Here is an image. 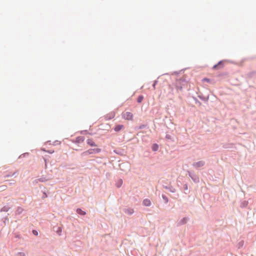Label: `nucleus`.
Segmentation results:
<instances>
[{
  "label": "nucleus",
  "mask_w": 256,
  "mask_h": 256,
  "mask_svg": "<svg viewBox=\"0 0 256 256\" xmlns=\"http://www.w3.org/2000/svg\"><path fill=\"white\" fill-rule=\"evenodd\" d=\"M188 176L192 178V180L195 183H198L200 182V178L194 172L192 171H188Z\"/></svg>",
  "instance_id": "nucleus-1"
},
{
  "label": "nucleus",
  "mask_w": 256,
  "mask_h": 256,
  "mask_svg": "<svg viewBox=\"0 0 256 256\" xmlns=\"http://www.w3.org/2000/svg\"><path fill=\"white\" fill-rule=\"evenodd\" d=\"M226 60H220L217 64H214L212 69L214 70L220 69L224 67Z\"/></svg>",
  "instance_id": "nucleus-2"
},
{
  "label": "nucleus",
  "mask_w": 256,
  "mask_h": 256,
  "mask_svg": "<svg viewBox=\"0 0 256 256\" xmlns=\"http://www.w3.org/2000/svg\"><path fill=\"white\" fill-rule=\"evenodd\" d=\"M62 225H56L52 228L54 232H56L58 236L62 235Z\"/></svg>",
  "instance_id": "nucleus-3"
},
{
  "label": "nucleus",
  "mask_w": 256,
  "mask_h": 256,
  "mask_svg": "<svg viewBox=\"0 0 256 256\" xmlns=\"http://www.w3.org/2000/svg\"><path fill=\"white\" fill-rule=\"evenodd\" d=\"M122 118L126 120H132L133 118V114L130 112H126L122 114Z\"/></svg>",
  "instance_id": "nucleus-4"
},
{
  "label": "nucleus",
  "mask_w": 256,
  "mask_h": 256,
  "mask_svg": "<svg viewBox=\"0 0 256 256\" xmlns=\"http://www.w3.org/2000/svg\"><path fill=\"white\" fill-rule=\"evenodd\" d=\"M205 164V162L203 160H200L194 162L192 164V166L196 168H198L203 166Z\"/></svg>",
  "instance_id": "nucleus-5"
},
{
  "label": "nucleus",
  "mask_w": 256,
  "mask_h": 256,
  "mask_svg": "<svg viewBox=\"0 0 256 256\" xmlns=\"http://www.w3.org/2000/svg\"><path fill=\"white\" fill-rule=\"evenodd\" d=\"M190 220V218L188 216L184 217L182 218L180 220H179L178 222L177 226H180L182 225L185 224H186L187 223V222H188V220Z\"/></svg>",
  "instance_id": "nucleus-6"
},
{
  "label": "nucleus",
  "mask_w": 256,
  "mask_h": 256,
  "mask_svg": "<svg viewBox=\"0 0 256 256\" xmlns=\"http://www.w3.org/2000/svg\"><path fill=\"white\" fill-rule=\"evenodd\" d=\"M198 97L205 103L207 102L209 99V95L206 96H204V94L202 93L198 94Z\"/></svg>",
  "instance_id": "nucleus-7"
},
{
  "label": "nucleus",
  "mask_w": 256,
  "mask_h": 256,
  "mask_svg": "<svg viewBox=\"0 0 256 256\" xmlns=\"http://www.w3.org/2000/svg\"><path fill=\"white\" fill-rule=\"evenodd\" d=\"M162 187L166 189V190H168L169 192H176V190L173 188L172 186L171 185H164L163 184L162 185Z\"/></svg>",
  "instance_id": "nucleus-8"
},
{
  "label": "nucleus",
  "mask_w": 256,
  "mask_h": 256,
  "mask_svg": "<svg viewBox=\"0 0 256 256\" xmlns=\"http://www.w3.org/2000/svg\"><path fill=\"white\" fill-rule=\"evenodd\" d=\"M115 112H112L110 113L107 114L104 116V118L106 120H109L112 119L115 116Z\"/></svg>",
  "instance_id": "nucleus-9"
},
{
  "label": "nucleus",
  "mask_w": 256,
  "mask_h": 256,
  "mask_svg": "<svg viewBox=\"0 0 256 256\" xmlns=\"http://www.w3.org/2000/svg\"><path fill=\"white\" fill-rule=\"evenodd\" d=\"M90 154H96L101 152L102 149L100 148H94L89 149Z\"/></svg>",
  "instance_id": "nucleus-10"
},
{
  "label": "nucleus",
  "mask_w": 256,
  "mask_h": 256,
  "mask_svg": "<svg viewBox=\"0 0 256 256\" xmlns=\"http://www.w3.org/2000/svg\"><path fill=\"white\" fill-rule=\"evenodd\" d=\"M124 128V126L123 124H118L115 126L114 128V130L116 132H120Z\"/></svg>",
  "instance_id": "nucleus-11"
},
{
  "label": "nucleus",
  "mask_w": 256,
  "mask_h": 256,
  "mask_svg": "<svg viewBox=\"0 0 256 256\" xmlns=\"http://www.w3.org/2000/svg\"><path fill=\"white\" fill-rule=\"evenodd\" d=\"M85 140V138L84 136H78L76 138L75 142L76 144H81L82 142Z\"/></svg>",
  "instance_id": "nucleus-12"
},
{
  "label": "nucleus",
  "mask_w": 256,
  "mask_h": 256,
  "mask_svg": "<svg viewBox=\"0 0 256 256\" xmlns=\"http://www.w3.org/2000/svg\"><path fill=\"white\" fill-rule=\"evenodd\" d=\"M86 144L91 147L96 146L97 144L93 140L92 138H88L86 141Z\"/></svg>",
  "instance_id": "nucleus-13"
},
{
  "label": "nucleus",
  "mask_w": 256,
  "mask_h": 256,
  "mask_svg": "<svg viewBox=\"0 0 256 256\" xmlns=\"http://www.w3.org/2000/svg\"><path fill=\"white\" fill-rule=\"evenodd\" d=\"M123 210L125 214H128L129 216L132 215L134 212V210L130 208H124Z\"/></svg>",
  "instance_id": "nucleus-14"
},
{
  "label": "nucleus",
  "mask_w": 256,
  "mask_h": 256,
  "mask_svg": "<svg viewBox=\"0 0 256 256\" xmlns=\"http://www.w3.org/2000/svg\"><path fill=\"white\" fill-rule=\"evenodd\" d=\"M152 202L148 198H144L142 200V205L145 206H150Z\"/></svg>",
  "instance_id": "nucleus-15"
},
{
  "label": "nucleus",
  "mask_w": 256,
  "mask_h": 256,
  "mask_svg": "<svg viewBox=\"0 0 256 256\" xmlns=\"http://www.w3.org/2000/svg\"><path fill=\"white\" fill-rule=\"evenodd\" d=\"M76 214L80 216H84L86 214V212L83 210L81 208H77L76 209Z\"/></svg>",
  "instance_id": "nucleus-16"
},
{
  "label": "nucleus",
  "mask_w": 256,
  "mask_h": 256,
  "mask_svg": "<svg viewBox=\"0 0 256 256\" xmlns=\"http://www.w3.org/2000/svg\"><path fill=\"white\" fill-rule=\"evenodd\" d=\"M124 149L121 148L116 149L114 150V152L115 154L121 156L124 155Z\"/></svg>",
  "instance_id": "nucleus-17"
},
{
  "label": "nucleus",
  "mask_w": 256,
  "mask_h": 256,
  "mask_svg": "<svg viewBox=\"0 0 256 256\" xmlns=\"http://www.w3.org/2000/svg\"><path fill=\"white\" fill-rule=\"evenodd\" d=\"M151 148L153 152H156L158 150L159 145L156 143H154L152 144Z\"/></svg>",
  "instance_id": "nucleus-18"
},
{
  "label": "nucleus",
  "mask_w": 256,
  "mask_h": 256,
  "mask_svg": "<svg viewBox=\"0 0 256 256\" xmlns=\"http://www.w3.org/2000/svg\"><path fill=\"white\" fill-rule=\"evenodd\" d=\"M256 74V71H252L246 74V78L251 79Z\"/></svg>",
  "instance_id": "nucleus-19"
},
{
  "label": "nucleus",
  "mask_w": 256,
  "mask_h": 256,
  "mask_svg": "<svg viewBox=\"0 0 256 256\" xmlns=\"http://www.w3.org/2000/svg\"><path fill=\"white\" fill-rule=\"evenodd\" d=\"M148 128V124H140L139 126H136L135 128V129L136 130H142V129H144V128Z\"/></svg>",
  "instance_id": "nucleus-20"
},
{
  "label": "nucleus",
  "mask_w": 256,
  "mask_h": 256,
  "mask_svg": "<svg viewBox=\"0 0 256 256\" xmlns=\"http://www.w3.org/2000/svg\"><path fill=\"white\" fill-rule=\"evenodd\" d=\"M10 208V207L8 205L4 206L0 210V212H7Z\"/></svg>",
  "instance_id": "nucleus-21"
},
{
  "label": "nucleus",
  "mask_w": 256,
  "mask_h": 256,
  "mask_svg": "<svg viewBox=\"0 0 256 256\" xmlns=\"http://www.w3.org/2000/svg\"><path fill=\"white\" fill-rule=\"evenodd\" d=\"M248 204V202L247 200H243L240 203V208H246Z\"/></svg>",
  "instance_id": "nucleus-22"
},
{
  "label": "nucleus",
  "mask_w": 256,
  "mask_h": 256,
  "mask_svg": "<svg viewBox=\"0 0 256 256\" xmlns=\"http://www.w3.org/2000/svg\"><path fill=\"white\" fill-rule=\"evenodd\" d=\"M17 173V172H10L8 174H6L4 177L5 178H10L12 176H14L15 178L16 176V174Z\"/></svg>",
  "instance_id": "nucleus-23"
},
{
  "label": "nucleus",
  "mask_w": 256,
  "mask_h": 256,
  "mask_svg": "<svg viewBox=\"0 0 256 256\" xmlns=\"http://www.w3.org/2000/svg\"><path fill=\"white\" fill-rule=\"evenodd\" d=\"M202 82H207L210 84H214V80H211L210 78H209L206 77H204L202 79Z\"/></svg>",
  "instance_id": "nucleus-24"
},
{
  "label": "nucleus",
  "mask_w": 256,
  "mask_h": 256,
  "mask_svg": "<svg viewBox=\"0 0 256 256\" xmlns=\"http://www.w3.org/2000/svg\"><path fill=\"white\" fill-rule=\"evenodd\" d=\"M144 96L140 94L138 96V98H136V102L138 104L141 103L142 102V100H144Z\"/></svg>",
  "instance_id": "nucleus-25"
},
{
  "label": "nucleus",
  "mask_w": 256,
  "mask_h": 256,
  "mask_svg": "<svg viewBox=\"0 0 256 256\" xmlns=\"http://www.w3.org/2000/svg\"><path fill=\"white\" fill-rule=\"evenodd\" d=\"M122 182H123V181H122V180L121 179V178H120L118 182H116V186L118 188H120L122 186Z\"/></svg>",
  "instance_id": "nucleus-26"
},
{
  "label": "nucleus",
  "mask_w": 256,
  "mask_h": 256,
  "mask_svg": "<svg viewBox=\"0 0 256 256\" xmlns=\"http://www.w3.org/2000/svg\"><path fill=\"white\" fill-rule=\"evenodd\" d=\"M24 208H22L20 206H18L16 210V214H22V212L24 211Z\"/></svg>",
  "instance_id": "nucleus-27"
},
{
  "label": "nucleus",
  "mask_w": 256,
  "mask_h": 256,
  "mask_svg": "<svg viewBox=\"0 0 256 256\" xmlns=\"http://www.w3.org/2000/svg\"><path fill=\"white\" fill-rule=\"evenodd\" d=\"M183 188H184V192L186 194H188L189 193L190 191L188 190V185L187 183H185L184 184Z\"/></svg>",
  "instance_id": "nucleus-28"
},
{
  "label": "nucleus",
  "mask_w": 256,
  "mask_h": 256,
  "mask_svg": "<svg viewBox=\"0 0 256 256\" xmlns=\"http://www.w3.org/2000/svg\"><path fill=\"white\" fill-rule=\"evenodd\" d=\"M8 215H9V214H8L7 216H4L2 218L3 222L4 224V225H6V224L8 222V221H9V220H8Z\"/></svg>",
  "instance_id": "nucleus-29"
},
{
  "label": "nucleus",
  "mask_w": 256,
  "mask_h": 256,
  "mask_svg": "<svg viewBox=\"0 0 256 256\" xmlns=\"http://www.w3.org/2000/svg\"><path fill=\"white\" fill-rule=\"evenodd\" d=\"M162 197L163 200H164L165 204H166L168 202L169 200L167 196H166V195L162 194Z\"/></svg>",
  "instance_id": "nucleus-30"
},
{
  "label": "nucleus",
  "mask_w": 256,
  "mask_h": 256,
  "mask_svg": "<svg viewBox=\"0 0 256 256\" xmlns=\"http://www.w3.org/2000/svg\"><path fill=\"white\" fill-rule=\"evenodd\" d=\"M244 244V241H240L236 245L238 249H240L242 248Z\"/></svg>",
  "instance_id": "nucleus-31"
},
{
  "label": "nucleus",
  "mask_w": 256,
  "mask_h": 256,
  "mask_svg": "<svg viewBox=\"0 0 256 256\" xmlns=\"http://www.w3.org/2000/svg\"><path fill=\"white\" fill-rule=\"evenodd\" d=\"M46 156L49 157V156H47V155H46L44 156L43 157V159L44 162V165H45L46 168H47L48 163V160L46 158Z\"/></svg>",
  "instance_id": "nucleus-32"
},
{
  "label": "nucleus",
  "mask_w": 256,
  "mask_h": 256,
  "mask_svg": "<svg viewBox=\"0 0 256 256\" xmlns=\"http://www.w3.org/2000/svg\"><path fill=\"white\" fill-rule=\"evenodd\" d=\"M42 199H44L48 197V194L45 190H44V191L42 190Z\"/></svg>",
  "instance_id": "nucleus-33"
},
{
  "label": "nucleus",
  "mask_w": 256,
  "mask_h": 256,
  "mask_svg": "<svg viewBox=\"0 0 256 256\" xmlns=\"http://www.w3.org/2000/svg\"><path fill=\"white\" fill-rule=\"evenodd\" d=\"M90 154V150H86L84 152H82L81 154V156H87L88 155Z\"/></svg>",
  "instance_id": "nucleus-34"
},
{
  "label": "nucleus",
  "mask_w": 256,
  "mask_h": 256,
  "mask_svg": "<svg viewBox=\"0 0 256 256\" xmlns=\"http://www.w3.org/2000/svg\"><path fill=\"white\" fill-rule=\"evenodd\" d=\"M184 70H185L184 69H182V70H180V71H179V72H178V71H174V73H173V74H174V75L178 76V75H179L180 74H182V73L184 72Z\"/></svg>",
  "instance_id": "nucleus-35"
},
{
  "label": "nucleus",
  "mask_w": 256,
  "mask_h": 256,
  "mask_svg": "<svg viewBox=\"0 0 256 256\" xmlns=\"http://www.w3.org/2000/svg\"><path fill=\"white\" fill-rule=\"evenodd\" d=\"M192 98L194 100L196 104H198L199 106L202 104L201 102H200L196 98L192 96Z\"/></svg>",
  "instance_id": "nucleus-36"
},
{
  "label": "nucleus",
  "mask_w": 256,
  "mask_h": 256,
  "mask_svg": "<svg viewBox=\"0 0 256 256\" xmlns=\"http://www.w3.org/2000/svg\"><path fill=\"white\" fill-rule=\"evenodd\" d=\"M81 134L86 135L88 134H90V132L88 130H80L78 132Z\"/></svg>",
  "instance_id": "nucleus-37"
},
{
  "label": "nucleus",
  "mask_w": 256,
  "mask_h": 256,
  "mask_svg": "<svg viewBox=\"0 0 256 256\" xmlns=\"http://www.w3.org/2000/svg\"><path fill=\"white\" fill-rule=\"evenodd\" d=\"M32 232L35 236H38V230L36 229H32Z\"/></svg>",
  "instance_id": "nucleus-38"
},
{
  "label": "nucleus",
  "mask_w": 256,
  "mask_h": 256,
  "mask_svg": "<svg viewBox=\"0 0 256 256\" xmlns=\"http://www.w3.org/2000/svg\"><path fill=\"white\" fill-rule=\"evenodd\" d=\"M28 155H29L28 152H24V153L22 154L21 155H20L18 157V158H25L26 156H28Z\"/></svg>",
  "instance_id": "nucleus-39"
},
{
  "label": "nucleus",
  "mask_w": 256,
  "mask_h": 256,
  "mask_svg": "<svg viewBox=\"0 0 256 256\" xmlns=\"http://www.w3.org/2000/svg\"><path fill=\"white\" fill-rule=\"evenodd\" d=\"M158 80H154L153 82V84H152V88H154V90L156 89V86L158 84Z\"/></svg>",
  "instance_id": "nucleus-40"
},
{
  "label": "nucleus",
  "mask_w": 256,
  "mask_h": 256,
  "mask_svg": "<svg viewBox=\"0 0 256 256\" xmlns=\"http://www.w3.org/2000/svg\"><path fill=\"white\" fill-rule=\"evenodd\" d=\"M165 138L167 140H170L172 141H174L172 140V137L170 135L168 134H166V136H165Z\"/></svg>",
  "instance_id": "nucleus-41"
},
{
  "label": "nucleus",
  "mask_w": 256,
  "mask_h": 256,
  "mask_svg": "<svg viewBox=\"0 0 256 256\" xmlns=\"http://www.w3.org/2000/svg\"><path fill=\"white\" fill-rule=\"evenodd\" d=\"M110 128V125L109 124H106L104 126V128H103V130H108V128Z\"/></svg>",
  "instance_id": "nucleus-42"
},
{
  "label": "nucleus",
  "mask_w": 256,
  "mask_h": 256,
  "mask_svg": "<svg viewBox=\"0 0 256 256\" xmlns=\"http://www.w3.org/2000/svg\"><path fill=\"white\" fill-rule=\"evenodd\" d=\"M227 72H220V73L218 74V77H221V76H226L227 75Z\"/></svg>",
  "instance_id": "nucleus-43"
},
{
  "label": "nucleus",
  "mask_w": 256,
  "mask_h": 256,
  "mask_svg": "<svg viewBox=\"0 0 256 256\" xmlns=\"http://www.w3.org/2000/svg\"><path fill=\"white\" fill-rule=\"evenodd\" d=\"M16 256H26L24 252H18L16 254Z\"/></svg>",
  "instance_id": "nucleus-44"
},
{
  "label": "nucleus",
  "mask_w": 256,
  "mask_h": 256,
  "mask_svg": "<svg viewBox=\"0 0 256 256\" xmlns=\"http://www.w3.org/2000/svg\"><path fill=\"white\" fill-rule=\"evenodd\" d=\"M46 152L50 154H52L54 152V150H46Z\"/></svg>",
  "instance_id": "nucleus-45"
},
{
  "label": "nucleus",
  "mask_w": 256,
  "mask_h": 256,
  "mask_svg": "<svg viewBox=\"0 0 256 256\" xmlns=\"http://www.w3.org/2000/svg\"><path fill=\"white\" fill-rule=\"evenodd\" d=\"M180 80L182 82H186V80L182 78H180Z\"/></svg>",
  "instance_id": "nucleus-46"
},
{
  "label": "nucleus",
  "mask_w": 256,
  "mask_h": 256,
  "mask_svg": "<svg viewBox=\"0 0 256 256\" xmlns=\"http://www.w3.org/2000/svg\"><path fill=\"white\" fill-rule=\"evenodd\" d=\"M58 140H56V141L54 142V146H55V145H56V144H58Z\"/></svg>",
  "instance_id": "nucleus-47"
},
{
  "label": "nucleus",
  "mask_w": 256,
  "mask_h": 256,
  "mask_svg": "<svg viewBox=\"0 0 256 256\" xmlns=\"http://www.w3.org/2000/svg\"><path fill=\"white\" fill-rule=\"evenodd\" d=\"M42 150L46 152L47 150L45 148H42Z\"/></svg>",
  "instance_id": "nucleus-48"
},
{
  "label": "nucleus",
  "mask_w": 256,
  "mask_h": 256,
  "mask_svg": "<svg viewBox=\"0 0 256 256\" xmlns=\"http://www.w3.org/2000/svg\"><path fill=\"white\" fill-rule=\"evenodd\" d=\"M134 139H136L137 141L138 140V139L136 138V137H134L132 138V140H134Z\"/></svg>",
  "instance_id": "nucleus-49"
},
{
  "label": "nucleus",
  "mask_w": 256,
  "mask_h": 256,
  "mask_svg": "<svg viewBox=\"0 0 256 256\" xmlns=\"http://www.w3.org/2000/svg\"><path fill=\"white\" fill-rule=\"evenodd\" d=\"M39 180H40V182H44L43 179H42V178H40V179H39Z\"/></svg>",
  "instance_id": "nucleus-50"
},
{
  "label": "nucleus",
  "mask_w": 256,
  "mask_h": 256,
  "mask_svg": "<svg viewBox=\"0 0 256 256\" xmlns=\"http://www.w3.org/2000/svg\"><path fill=\"white\" fill-rule=\"evenodd\" d=\"M16 238H20V236H19V235H18V236H16Z\"/></svg>",
  "instance_id": "nucleus-51"
},
{
  "label": "nucleus",
  "mask_w": 256,
  "mask_h": 256,
  "mask_svg": "<svg viewBox=\"0 0 256 256\" xmlns=\"http://www.w3.org/2000/svg\"><path fill=\"white\" fill-rule=\"evenodd\" d=\"M90 134V136H92L94 134L92 133V132H90V134Z\"/></svg>",
  "instance_id": "nucleus-52"
},
{
  "label": "nucleus",
  "mask_w": 256,
  "mask_h": 256,
  "mask_svg": "<svg viewBox=\"0 0 256 256\" xmlns=\"http://www.w3.org/2000/svg\"><path fill=\"white\" fill-rule=\"evenodd\" d=\"M179 89L182 90V87L180 86V88H179Z\"/></svg>",
  "instance_id": "nucleus-53"
}]
</instances>
